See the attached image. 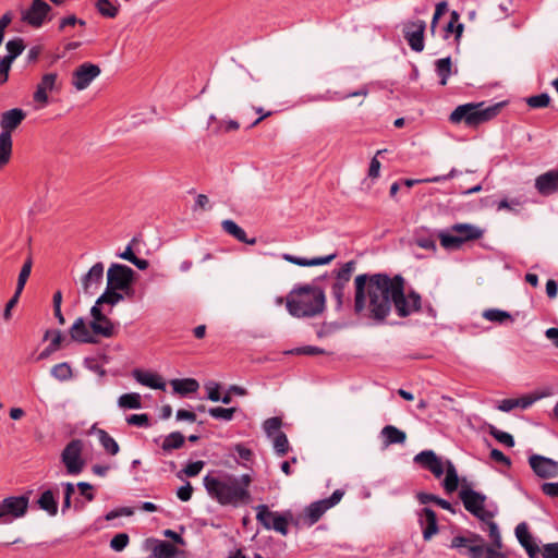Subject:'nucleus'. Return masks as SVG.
<instances>
[{"instance_id": "obj_19", "label": "nucleus", "mask_w": 558, "mask_h": 558, "mask_svg": "<svg viewBox=\"0 0 558 558\" xmlns=\"http://www.w3.org/2000/svg\"><path fill=\"white\" fill-rule=\"evenodd\" d=\"M426 24L422 20L408 22L404 25L403 34L412 50L421 52L424 49V32Z\"/></svg>"}, {"instance_id": "obj_26", "label": "nucleus", "mask_w": 558, "mask_h": 558, "mask_svg": "<svg viewBox=\"0 0 558 558\" xmlns=\"http://www.w3.org/2000/svg\"><path fill=\"white\" fill-rule=\"evenodd\" d=\"M535 187L544 196L558 192V170H549L538 175L535 180Z\"/></svg>"}, {"instance_id": "obj_18", "label": "nucleus", "mask_w": 558, "mask_h": 558, "mask_svg": "<svg viewBox=\"0 0 558 558\" xmlns=\"http://www.w3.org/2000/svg\"><path fill=\"white\" fill-rule=\"evenodd\" d=\"M60 88L61 83L58 81V74L46 73L37 84L33 98L36 102L40 104V108H44L49 102L48 93L58 92Z\"/></svg>"}, {"instance_id": "obj_44", "label": "nucleus", "mask_w": 558, "mask_h": 558, "mask_svg": "<svg viewBox=\"0 0 558 558\" xmlns=\"http://www.w3.org/2000/svg\"><path fill=\"white\" fill-rule=\"evenodd\" d=\"M95 7L105 17L113 19L119 13V4L111 0H97Z\"/></svg>"}, {"instance_id": "obj_28", "label": "nucleus", "mask_w": 558, "mask_h": 558, "mask_svg": "<svg viewBox=\"0 0 558 558\" xmlns=\"http://www.w3.org/2000/svg\"><path fill=\"white\" fill-rule=\"evenodd\" d=\"M450 228L451 232L460 238L463 244L468 241L478 240L483 236V230L471 223H456Z\"/></svg>"}, {"instance_id": "obj_25", "label": "nucleus", "mask_w": 558, "mask_h": 558, "mask_svg": "<svg viewBox=\"0 0 558 558\" xmlns=\"http://www.w3.org/2000/svg\"><path fill=\"white\" fill-rule=\"evenodd\" d=\"M70 336L73 341L80 342V343H97L98 340L96 338V335L90 329V326L88 327L84 320L83 317H78L75 319L73 325L71 326Z\"/></svg>"}, {"instance_id": "obj_31", "label": "nucleus", "mask_w": 558, "mask_h": 558, "mask_svg": "<svg viewBox=\"0 0 558 558\" xmlns=\"http://www.w3.org/2000/svg\"><path fill=\"white\" fill-rule=\"evenodd\" d=\"M221 226L227 233L234 236L238 241L246 243L248 245H254L256 243V239H248L246 236V232L241 227H239L233 220H223Z\"/></svg>"}, {"instance_id": "obj_14", "label": "nucleus", "mask_w": 558, "mask_h": 558, "mask_svg": "<svg viewBox=\"0 0 558 558\" xmlns=\"http://www.w3.org/2000/svg\"><path fill=\"white\" fill-rule=\"evenodd\" d=\"M525 526V553L529 558H558V542L539 545Z\"/></svg>"}, {"instance_id": "obj_40", "label": "nucleus", "mask_w": 558, "mask_h": 558, "mask_svg": "<svg viewBox=\"0 0 558 558\" xmlns=\"http://www.w3.org/2000/svg\"><path fill=\"white\" fill-rule=\"evenodd\" d=\"M483 317L488 322L497 323V324H507V323L513 322L510 313L502 311V310H498V308L485 310L483 312Z\"/></svg>"}, {"instance_id": "obj_1", "label": "nucleus", "mask_w": 558, "mask_h": 558, "mask_svg": "<svg viewBox=\"0 0 558 558\" xmlns=\"http://www.w3.org/2000/svg\"><path fill=\"white\" fill-rule=\"evenodd\" d=\"M400 275L361 274L354 278V313L383 324L392 310V298Z\"/></svg>"}, {"instance_id": "obj_52", "label": "nucleus", "mask_w": 558, "mask_h": 558, "mask_svg": "<svg viewBox=\"0 0 558 558\" xmlns=\"http://www.w3.org/2000/svg\"><path fill=\"white\" fill-rule=\"evenodd\" d=\"M32 258L28 257L24 265L22 266V269L19 274V278H17V283H16V289L15 291H17V294H21L24 287H25V283L31 275V271H32Z\"/></svg>"}, {"instance_id": "obj_51", "label": "nucleus", "mask_w": 558, "mask_h": 558, "mask_svg": "<svg viewBox=\"0 0 558 558\" xmlns=\"http://www.w3.org/2000/svg\"><path fill=\"white\" fill-rule=\"evenodd\" d=\"M525 104L533 109L546 108L550 104V96L547 93L530 96L525 98Z\"/></svg>"}, {"instance_id": "obj_23", "label": "nucleus", "mask_w": 558, "mask_h": 558, "mask_svg": "<svg viewBox=\"0 0 558 558\" xmlns=\"http://www.w3.org/2000/svg\"><path fill=\"white\" fill-rule=\"evenodd\" d=\"M25 118V111L20 108H13L2 112L0 117V134H7V136L12 137V132L19 128Z\"/></svg>"}, {"instance_id": "obj_41", "label": "nucleus", "mask_w": 558, "mask_h": 558, "mask_svg": "<svg viewBox=\"0 0 558 558\" xmlns=\"http://www.w3.org/2000/svg\"><path fill=\"white\" fill-rule=\"evenodd\" d=\"M39 507L45 510L50 515H56L58 512V505L56 501V498L53 496V493L51 490H45L39 499H38Z\"/></svg>"}, {"instance_id": "obj_43", "label": "nucleus", "mask_w": 558, "mask_h": 558, "mask_svg": "<svg viewBox=\"0 0 558 558\" xmlns=\"http://www.w3.org/2000/svg\"><path fill=\"white\" fill-rule=\"evenodd\" d=\"M175 554V547L166 541H158L153 548V556L155 558H174Z\"/></svg>"}, {"instance_id": "obj_59", "label": "nucleus", "mask_w": 558, "mask_h": 558, "mask_svg": "<svg viewBox=\"0 0 558 558\" xmlns=\"http://www.w3.org/2000/svg\"><path fill=\"white\" fill-rule=\"evenodd\" d=\"M52 348L56 350H59L61 342L63 341L64 337L60 330H47L44 336V340H49Z\"/></svg>"}, {"instance_id": "obj_27", "label": "nucleus", "mask_w": 558, "mask_h": 558, "mask_svg": "<svg viewBox=\"0 0 558 558\" xmlns=\"http://www.w3.org/2000/svg\"><path fill=\"white\" fill-rule=\"evenodd\" d=\"M137 383L151 389L166 390V383L162 377L151 372L134 369L132 373Z\"/></svg>"}, {"instance_id": "obj_5", "label": "nucleus", "mask_w": 558, "mask_h": 558, "mask_svg": "<svg viewBox=\"0 0 558 558\" xmlns=\"http://www.w3.org/2000/svg\"><path fill=\"white\" fill-rule=\"evenodd\" d=\"M405 280L400 275L398 284L396 287V291L392 298V307L396 310V313L399 317L405 318L411 316L414 313L421 311L422 307V298L421 295L414 291L410 290L405 293Z\"/></svg>"}, {"instance_id": "obj_39", "label": "nucleus", "mask_w": 558, "mask_h": 558, "mask_svg": "<svg viewBox=\"0 0 558 558\" xmlns=\"http://www.w3.org/2000/svg\"><path fill=\"white\" fill-rule=\"evenodd\" d=\"M445 471L446 477L444 480V488L447 493H452L458 488L459 477L456 466L450 460L446 461Z\"/></svg>"}, {"instance_id": "obj_30", "label": "nucleus", "mask_w": 558, "mask_h": 558, "mask_svg": "<svg viewBox=\"0 0 558 558\" xmlns=\"http://www.w3.org/2000/svg\"><path fill=\"white\" fill-rule=\"evenodd\" d=\"M480 535L470 534L469 536H454L451 541V548L457 549L460 554L468 557L472 554V547L475 546Z\"/></svg>"}, {"instance_id": "obj_17", "label": "nucleus", "mask_w": 558, "mask_h": 558, "mask_svg": "<svg viewBox=\"0 0 558 558\" xmlns=\"http://www.w3.org/2000/svg\"><path fill=\"white\" fill-rule=\"evenodd\" d=\"M90 329L96 336H101L104 338H111L116 335L114 324L107 317L105 313H102L101 308L97 305H94L90 308Z\"/></svg>"}, {"instance_id": "obj_64", "label": "nucleus", "mask_w": 558, "mask_h": 558, "mask_svg": "<svg viewBox=\"0 0 558 558\" xmlns=\"http://www.w3.org/2000/svg\"><path fill=\"white\" fill-rule=\"evenodd\" d=\"M541 489H542L544 495H546L548 497H551V498H555V497L558 498V482H556V483H553V482L543 483L542 486H541Z\"/></svg>"}, {"instance_id": "obj_4", "label": "nucleus", "mask_w": 558, "mask_h": 558, "mask_svg": "<svg viewBox=\"0 0 558 558\" xmlns=\"http://www.w3.org/2000/svg\"><path fill=\"white\" fill-rule=\"evenodd\" d=\"M500 105L485 107L483 102L460 105L450 113L449 121L476 126L496 117Z\"/></svg>"}, {"instance_id": "obj_32", "label": "nucleus", "mask_w": 558, "mask_h": 558, "mask_svg": "<svg viewBox=\"0 0 558 558\" xmlns=\"http://www.w3.org/2000/svg\"><path fill=\"white\" fill-rule=\"evenodd\" d=\"M460 15L457 11H452L450 20L445 26V38H448L450 34H454V43L459 45L463 34L464 25L459 22Z\"/></svg>"}, {"instance_id": "obj_36", "label": "nucleus", "mask_w": 558, "mask_h": 558, "mask_svg": "<svg viewBox=\"0 0 558 558\" xmlns=\"http://www.w3.org/2000/svg\"><path fill=\"white\" fill-rule=\"evenodd\" d=\"M185 437L181 432H172L163 438L161 450L170 453L172 450L180 449L184 446Z\"/></svg>"}, {"instance_id": "obj_22", "label": "nucleus", "mask_w": 558, "mask_h": 558, "mask_svg": "<svg viewBox=\"0 0 558 558\" xmlns=\"http://www.w3.org/2000/svg\"><path fill=\"white\" fill-rule=\"evenodd\" d=\"M414 462L432 472L437 478L445 473L446 463L433 450L421 451L414 457Z\"/></svg>"}, {"instance_id": "obj_48", "label": "nucleus", "mask_w": 558, "mask_h": 558, "mask_svg": "<svg viewBox=\"0 0 558 558\" xmlns=\"http://www.w3.org/2000/svg\"><path fill=\"white\" fill-rule=\"evenodd\" d=\"M485 526H483L484 531L488 532V535L492 539V547L499 550L501 548V536L498 530L497 524L490 519L489 521H482Z\"/></svg>"}, {"instance_id": "obj_50", "label": "nucleus", "mask_w": 558, "mask_h": 558, "mask_svg": "<svg viewBox=\"0 0 558 558\" xmlns=\"http://www.w3.org/2000/svg\"><path fill=\"white\" fill-rule=\"evenodd\" d=\"M551 395L553 389L550 387L538 388L532 392L525 393V409L531 407L534 402Z\"/></svg>"}, {"instance_id": "obj_9", "label": "nucleus", "mask_w": 558, "mask_h": 558, "mask_svg": "<svg viewBox=\"0 0 558 558\" xmlns=\"http://www.w3.org/2000/svg\"><path fill=\"white\" fill-rule=\"evenodd\" d=\"M29 498L27 496H9L0 501V524H9L26 514Z\"/></svg>"}, {"instance_id": "obj_54", "label": "nucleus", "mask_w": 558, "mask_h": 558, "mask_svg": "<svg viewBox=\"0 0 558 558\" xmlns=\"http://www.w3.org/2000/svg\"><path fill=\"white\" fill-rule=\"evenodd\" d=\"M51 375L59 380H68L72 377L71 366L65 362L59 363L51 368Z\"/></svg>"}, {"instance_id": "obj_45", "label": "nucleus", "mask_w": 558, "mask_h": 558, "mask_svg": "<svg viewBox=\"0 0 558 558\" xmlns=\"http://www.w3.org/2000/svg\"><path fill=\"white\" fill-rule=\"evenodd\" d=\"M118 405L122 409H141L142 399L137 392L124 393L119 397Z\"/></svg>"}, {"instance_id": "obj_24", "label": "nucleus", "mask_w": 558, "mask_h": 558, "mask_svg": "<svg viewBox=\"0 0 558 558\" xmlns=\"http://www.w3.org/2000/svg\"><path fill=\"white\" fill-rule=\"evenodd\" d=\"M418 523L422 527L424 541H429L438 533L437 517L430 508H423L418 513Z\"/></svg>"}, {"instance_id": "obj_56", "label": "nucleus", "mask_w": 558, "mask_h": 558, "mask_svg": "<svg viewBox=\"0 0 558 558\" xmlns=\"http://www.w3.org/2000/svg\"><path fill=\"white\" fill-rule=\"evenodd\" d=\"M130 542V537L126 533H119L110 541V547L114 551H122Z\"/></svg>"}, {"instance_id": "obj_7", "label": "nucleus", "mask_w": 558, "mask_h": 558, "mask_svg": "<svg viewBox=\"0 0 558 558\" xmlns=\"http://www.w3.org/2000/svg\"><path fill=\"white\" fill-rule=\"evenodd\" d=\"M255 509L256 520L266 530H274L283 536L288 534L289 520L292 519L290 511L281 514L270 511L267 505H258Z\"/></svg>"}, {"instance_id": "obj_16", "label": "nucleus", "mask_w": 558, "mask_h": 558, "mask_svg": "<svg viewBox=\"0 0 558 558\" xmlns=\"http://www.w3.org/2000/svg\"><path fill=\"white\" fill-rule=\"evenodd\" d=\"M529 464L534 474L539 478H555L558 476V461L550 458L532 454L529 457Z\"/></svg>"}, {"instance_id": "obj_35", "label": "nucleus", "mask_w": 558, "mask_h": 558, "mask_svg": "<svg viewBox=\"0 0 558 558\" xmlns=\"http://www.w3.org/2000/svg\"><path fill=\"white\" fill-rule=\"evenodd\" d=\"M381 435L386 446L393 444H403L407 439V435L401 429L393 425H387L381 429Z\"/></svg>"}, {"instance_id": "obj_53", "label": "nucleus", "mask_w": 558, "mask_h": 558, "mask_svg": "<svg viewBox=\"0 0 558 558\" xmlns=\"http://www.w3.org/2000/svg\"><path fill=\"white\" fill-rule=\"evenodd\" d=\"M235 411H236L235 408L216 407V408H210L208 410V413L214 418L231 421L233 418Z\"/></svg>"}, {"instance_id": "obj_55", "label": "nucleus", "mask_w": 558, "mask_h": 558, "mask_svg": "<svg viewBox=\"0 0 558 558\" xmlns=\"http://www.w3.org/2000/svg\"><path fill=\"white\" fill-rule=\"evenodd\" d=\"M489 434L500 444L507 447H513L514 440L513 437L506 432L499 430L498 428L490 426Z\"/></svg>"}, {"instance_id": "obj_47", "label": "nucleus", "mask_w": 558, "mask_h": 558, "mask_svg": "<svg viewBox=\"0 0 558 558\" xmlns=\"http://www.w3.org/2000/svg\"><path fill=\"white\" fill-rule=\"evenodd\" d=\"M451 59L450 57L441 58L436 61V72L440 77V84L446 85L449 76L451 75Z\"/></svg>"}, {"instance_id": "obj_8", "label": "nucleus", "mask_w": 558, "mask_h": 558, "mask_svg": "<svg viewBox=\"0 0 558 558\" xmlns=\"http://www.w3.org/2000/svg\"><path fill=\"white\" fill-rule=\"evenodd\" d=\"M135 271L123 264L113 263L107 271V287L123 290L128 296L132 294L131 284L134 280Z\"/></svg>"}, {"instance_id": "obj_58", "label": "nucleus", "mask_w": 558, "mask_h": 558, "mask_svg": "<svg viewBox=\"0 0 558 558\" xmlns=\"http://www.w3.org/2000/svg\"><path fill=\"white\" fill-rule=\"evenodd\" d=\"M386 149H379L376 151V155L372 158L369 168H368V178L372 180L377 179L380 172V161L378 160V156L385 153Z\"/></svg>"}, {"instance_id": "obj_46", "label": "nucleus", "mask_w": 558, "mask_h": 558, "mask_svg": "<svg viewBox=\"0 0 558 558\" xmlns=\"http://www.w3.org/2000/svg\"><path fill=\"white\" fill-rule=\"evenodd\" d=\"M12 154V137L0 134V168L5 166Z\"/></svg>"}, {"instance_id": "obj_11", "label": "nucleus", "mask_w": 558, "mask_h": 558, "mask_svg": "<svg viewBox=\"0 0 558 558\" xmlns=\"http://www.w3.org/2000/svg\"><path fill=\"white\" fill-rule=\"evenodd\" d=\"M83 448L84 445L81 439H73L64 447L61 453V461L68 474L77 475L83 471L85 466V461L82 458Z\"/></svg>"}, {"instance_id": "obj_49", "label": "nucleus", "mask_w": 558, "mask_h": 558, "mask_svg": "<svg viewBox=\"0 0 558 558\" xmlns=\"http://www.w3.org/2000/svg\"><path fill=\"white\" fill-rule=\"evenodd\" d=\"M272 445L276 453L280 457L287 454L290 448L288 437L283 432L272 436Z\"/></svg>"}, {"instance_id": "obj_63", "label": "nucleus", "mask_w": 558, "mask_h": 558, "mask_svg": "<svg viewBox=\"0 0 558 558\" xmlns=\"http://www.w3.org/2000/svg\"><path fill=\"white\" fill-rule=\"evenodd\" d=\"M76 24L85 26L86 22L84 20L77 19L74 14L65 16L59 22V31L63 32L68 26H75Z\"/></svg>"}, {"instance_id": "obj_15", "label": "nucleus", "mask_w": 558, "mask_h": 558, "mask_svg": "<svg viewBox=\"0 0 558 558\" xmlns=\"http://www.w3.org/2000/svg\"><path fill=\"white\" fill-rule=\"evenodd\" d=\"M5 49L8 51L7 56L0 59V85L7 83L13 61L25 49L24 40L22 38L11 39L5 44Z\"/></svg>"}, {"instance_id": "obj_38", "label": "nucleus", "mask_w": 558, "mask_h": 558, "mask_svg": "<svg viewBox=\"0 0 558 558\" xmlns=\"http://www.w3.org/2000/svg\"><path fill=\"white\" fill-rule=\"evenodd\" d=\"M438 239L440 241V245L445 250H459L463 245L461 239L458 238L453 232H451V228L448 230L440 231L438 233Z\"/></svg>"}, {"instance_id": "obj_13", "label": "nucleus", "mask_w": 558, "mask_h": 558, "mask_svg": "<svg viewBox=\"0 0 558 558\" xmlns=\"http://www.w3.org/2000/svg\"><path fill=\"white\" fill-rule=\"evenodd\" d=\"M343 496V489H336L330 497L312 502L305 510V519L308 525L318 522L328 509L340 502Z\"/></svg>"}, {"instance_id": "obj_60", "label": "nucleus", "mask_w": 558, "mask_h": 558, "mask_svg": "<svg viewBox=\"0 0 558 558\" xmlns=\"http://www.w3.org/2000/svg\"><path fill=\"white\" fill-rule=\"evenodd\" d=\"M205 462L202 460L190 462L185 465V468L182 470V472L189 476L194 477L201 473V471L204 469Z\"/></svg>"}, {"instance_id": "obj_61", "label": "nucleus", "mask_w": 558, "mask_h": 558, "mask_svg": "<svg viewBox=\"0 0 558 558\" xmlns=\"http://www.w3.org/2000/svg\"><path fill=\"white\" fill-rule=\"evenodd\" d=\"M126 422L129 425L138 426V427H148L149 426V417L146 413L132 414L126 417Z\"/></svg>"}, {"instance_id": "obj_10", "label": "nucleus", "mask_w": 558, "mask_h": 558, "mask_svg": "<svg viewBox=\"0 0 558 558\" xmlns=\"http://www.w3.org/2000/svg\"><path fill=\"white\" fill-rule=\"evenodd\" d=\"M355 269V262L350 260L336 271V280L331 287V294L336 300V310L340 311L350 299L347 296V287Z\"/></svg>"}, {"instance_id": "obj_42", "label": "nucleus", "mask_w": 558, "mask_h": 558, "mask_svg": "<svg viewBox=\"0 0 558 558\" xmlns=\"http://www.w3.org/2000/svg\"><path fill=\"white\" fill-rule=\"evenodd\" d=\"M96 433L102 448L111 456H116L120 450L118 442L104 429H97Z\"/></svg>"}, {"instance_id": "obj_6", "label": "nucleus", "mask_w": 558, "mask_h": 558, "mask_svg": "<svg viewBox=\"0 0 558 558\" xmlns=\"http://www.w3.org/2000/svg\"><path fill=\"white\" fill-rule=\"evenodd\" d=\"M459 498L461 499L465 510L481 521H489L490 519H494L495 511L485 507V495L475 492L470 487H462L459 492Z\"/></svg>"}, {"instance_id": "obj_3", "label": "nucleus", "mask_w": 558, "mask_h": 558, "mask_svg": "<svg viewBox=\"0 0 558 558\" xmlns=\"http://www.w3.org/2000/svg\"><path fill=\"white\" fill-rule=\"evenodd\" d=\"M286 306L293 317H315L325 311V292L322 288L313 284L298 286L288 294Z\"/></svg>"}, {"instance_id": "obj_12", "label": "nucleus", "mask_w": 558, "mask_h": 558, "mask_svg": "<svg viewBox=\"0 0 558 558\" xmlns=\"http://www.w3.org/2000/svg\"><path fill=\"white\" fill-rule=\"evenodd\" d=\"M51 7L44 0H33L31 5L22 10L21 21L33 28H40L49 20Z\"/></svg>"}, {"instance_id": "obj_20", "label": "nucleus", "mask_w": 558, "mask_h": 558, "mask_svg": "<svg viewBox=\"0 0 558 558\" xmlns=\"http://www.w3.org/2000/svg\"><path fill=\"white\" fill-rule=\"evenodd\" d=\"M100 74V68L93 63H83L73 72L72 84L77 90H83Z\"/></svg>"}, {"instance_id": "obj_2", "label": "nucleus", "mask_w": 558, "mask_h": 558, "mask_svg": "<svg viewBox=\"0 0 558 558\" xmlns=\"http://www.w3.org/2000/svg\"><path fill=\"white\" fill-rule=\"evenodd\" d=\"M253 478L250 474L235 476L221 473L219 476L207 474L203 478L204 487L210 498L221 506L240 507L252 501L250 486Z\"/></svg>"}, {"instance_id": "obj_33", "label": "nucleus", "mask_w": 558, "mask_h": 558, "mask_svg": "<svg viewBox=\"0 0 558 558\" xmlns=\"http://www.w3.org/2000/svg\"><path fill=\"white\" fill-rule=\"evenodd\" d=\"M173 391L181 396L196 392L199 388V384L194 378L172 379L170 381Z\"/></svg>"}, {"instance_id": "obj_37", "label": "nucleus", "mask_w": 558, "mask_h": 558, "mask_svg": "<svg viewBox=\"0 0 558 558\" xmlns=\"http://www.w3.org/2000/svg\"><path fill=\"white\" fill-rule=\"evenodd\" d=\"M122 290L106 288L105 292L97 299L95 305H110L111 307L124 300V295L121 293Z\"/></svg>"}, {"instance_id": "obj_62", "label": "nucleus", "mask_w": 558, "mask_h": 558, "mask_svg": "<svg viewBox=\"0 0 558 558\" xmlns=\"http://www.w3.org/2000/svg\"><path fill=\"white\" fill-rule=\"evenodd\" d=\"M520 405H523V398L504 399L499 402L497 408L502 412H509Z\"/></svg>"}, {"instance_id": "obj_34", "label": "nucleus", "mask_w": 558, "mask_h": 558, "mask_svg": "<svg viewBox=\"0 0 558 558\" xmlns=\"http://www.w3.org/2000/svg\"><path fill=\"white\" fill-rule=\"evenodd\" d=\"M470 558H499L500 551L492 546H486L484 539L480 536L475 546L471 548Z\"/></svg>"}, {"instance_id": "obj_21", "label": "nucleus", "mask_w": 558, "mask_h": 558, "mask_svg": "<svg viewBox=\"0 0 558 558\" xmlns=\"http://www.w3.org/2000/svg\"><path fill=\"white\" fill-rule=\"evenodd\" d=\"M104 264L98 262L82 277L81 286L84 294L93 295L100 287L104 278Z\"/></svg>"}, {"instance_id": "obj_57", "label": "nucleus", "mask_w": 558, "mask_h": 558, "mask_svg": "<svg viewBox=\"0 0 558 558\" xmlns=\"http://www.w3.org/2000/svg\"><path fill=\"white\" fill-rule=\"evenodd\" d=\"M264 430L265 433L269 436V437H272L275 436L277 433H282L280 430V427H281V420L279 417H270V418H267L265 422H264Z\"/></svg>"}, {"instance_id": "obj_29", "label": "nucleus", "mask_w": 558, "mask_h": 558, "mask_svg": "<svg viewBox=\"0 0 558 558\" xmlns=\"http://www.w3.org/2000/svg\"><path fill=\"white\" fill-rule=\"evenodd\" d=\"M336 256H337V254L333 253V254H330L327 256H322V257L304 258V257H299V256H294L291 254H283L282 258L291 264L306 267V266L327 265L330 262H332L336 258Z\"/></svg>"}]
</instances>
